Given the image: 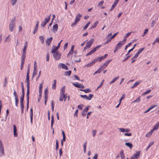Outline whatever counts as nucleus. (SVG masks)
<instances>
[{
	"instance_id": "obj_63",
	"label": "nucleus",
	"mask_w": 159,
	"mask_h": 159,
	"mask_svg": "<svg viewBox=\"0 0 159 159\" xmlns=\"http://www.w3.org/2000/svg\"><path fill=\"white\" fill-rule=\"evenodd\" d=\"M93 64H93V62L92 61V62H90L89 63H88V64H87V66H89V67H90L92 66L93 65Z\"/></svg>"
},
{
	"instance_id": "obj_43",
	"label": "nucleus",
	"mask_w": 159,
	"mask_h": 159,
	"mask_svg": "<svg viewBox=\"0 0 159 159\" xmlns=\"http://www.w3.org/2000/svg\"><path fill=\"white\" fill-rule=\"evenodd\" d=\"M51 15V14H50V15L48 17V18H45L44 21L46 22L47 23L50 20V16Z\"/></svg>"
},
{
	"instance_id": "obj_21",
	"label": "nucleus",
	"mask_w": 159,
	"mask_h": 159,
	"mask_svg": "<svg viewBox=\"0 0 159 159\" xmlns=\"http://www.w3.org/2000/svg\"><path fill=\"white\" fill-rule=\"evenodd\" d=\"M154 143V141H152L148 145V147L146 148L145 151H147L149 149L150 147Z\"/></svg>"
},
{
	"instance_id": "obj_6",
	"label": "nucleus",
	"mask_w": 159,
	"mask_h": 159,
	"mask_svg": "<svg viewBox=\"0 0 159 159\" xmlns=\"http://www.w3.org/2000/svg\"><path fill=\"white\" fill-rule=\"evenodd\" d=\"M94 42V39L93 38L91 39L88 42H87L86 44V47L89 48L91 46Z\"/></svg>"
},
{
	"instance_id": "obj_38",
	"label": "nucleus",
	"mask_w": 159,
	"mask_h": 159,
	"mask_svg": "<svg viewBox=\"0 0 159 159\" xmlns=\"http://www.w3.org/2000/svg\"><path fill=\"white\" fill-rule=\"evenodd\" d=\"M26 83L27 91H30V82H26Z\"/></svg>"
},
{
	"instance_id": "obj_29",
	"label": "nucleus",
	"mask_w": 159,
	"mask_h": 159,
	"mask_svg": "<svg viewBox=\"0 0 159 159\" xmlns=\"http://www.w3.org/2000/svg\"><path fill=\"white\" fill-rule=\"evenodd\" d=\"M24 95H22L21 97L20 98V104L23 103V101L24 100Z\"/></svg>"
},
{
	"instance_id": "obj_60",
	"label": "nucleus",
	"mask_w": 159,
	"mask_h": 159,
	"mask_svg": "<svg viewBox=\"0 0 159 159\" xmlns=\"http://www.w3.org/2000/svg\"><path fill=\"white\" fill-rule=\"evenodd\" d=\"M39 38L41 41L42 43H43L44 42V38H43V36H40L39 37Z\"/></svg>"
},
{
	"instance_id": "obj_53",
	"label": "nucleus",
	"mask_w": 159,
	"mask_h": 159,
	"mask_svg": "<svg viewBox=\"0 0 159 159\" xmlns=\"http://www.w3.org/2000/svg\"><path fill=\"white\" fill-rule=\"evenodd\" d=\"M59 148V145H58V143L57 141V140H56V149L57 150Z\"/></svg>"
},
{
	"instance_id": "obj_17",
	"label": "nucleus",
	"mask_w": 159,
	"mask_h": 159,
	"mask_svg": "<svg viewBox=\"0 0 159 159\" xmlns=\"http://www.w3.org/2000/svg\"><path fill=\"white\" fill-rule=\"evenodd\" d=\"M13 126V132L14 134L15 137H16L17 136V134L16 133L17 129L15 125H14Z\"/></svg>"
},
{
	"instance_id": "obj_27",
	"label": "nucleus",
	"mask_w": 159,
	"mask_h": 159,
	"mask_svg": "<svg viewBox=\"0 0 159 159\" xmlns=\"http://www.w3.org/2000/svg\"><path fill=\"white\" fill-rule=\"evenodd\" d=\"M59 48L57 47H55L53 49H52L51 51V53H54V52H57V51Z\"/></svg>"
},
{
	"instance_id": "obj_42",
	"label": "nucleus",
	"mask_w": 159,
	"mask_h": 159,
	"mask_svg": "<svg viewBox=\"0 0 159 159\" xmlns=\"http://www.w3.org/2000/svg\"><path fill=\"white\" fill-rule=\"evenodd\" d=\"M104 81V80H102V81L101 82V84H100L97 87V90H98V89L99 88L101 87L102 86L103 84Z\"/></svg>"
},
{
	"instance_id": "obj_12",
	"label": "nucleus",
	"mask_w": 159,
	"mask_h": 159,
	"mask_svg": "<svg viewBox=\"0 0 159 159\" xmlns=\"http://www.w3.org/2000/svg\"><path fill=\"white\" fill-rule=\"evenodd\" d=\"M52 38V37H50L46 41V45H49L51 43V42Z\"/></svg>"
},
{
	"instance_id": "obj_25",
	"label": "nucleus",
	"mask_w": 159,
	"mask_h": 159,
	"mask_svg": "<svg viewBox=\"0 0 159 159\" xmlns=\"http://www.w3.org/2000/svg\"><path fill=\"white\" fill-rule=\"evenodd\" d=\"M120 155L121 158H125V156L123 151H121L120 153Z\"/></svg>"
},
{
	"instance_id": "obj_13",
	"label": "nucleus",
	"mask_w": 159,
	"mask_h": 159,
	"mask_svg": "<svg viewBox=\"0 0 159 159\" xmlns=\"http://www.w3.org/2000/svg\"><path fill=\"white\" fill-rule=\"evenodd\" d=\"M142 81L140 80L136 82H135L133 85L131 87V89H133L136 87L138 85H139L141 82Z\"/></svg>"
},
{
	"instance_id": "obj_47",
	"label": "nucleus",
	"mask_w": 159,
	"mask_h": 159,
	"mask_svg": "<svg viewBox=\"0 0 159 159\" xmlns=\"http://www.w3.org/2000/svg\"><path fill=\"white\" fill-rule=\"evenodd\" d=\"M95 52L92 49L90 52H89L87 54H86V56L91 55L93 53Z\"/></svg>"
},
{
	"instance_id": "obj_35",
	"label": "nucleus",
	"mask_w": 159,
	"mask_h": 159,
	"mask_svg": "<svg viewBox=\"0 0 159 159\" xmlns=\"http://www.w3.org/2000/svg\"><path fill=\"white\" fill-rule=\"evenodd\" d=\"M48 88H47L45 89V91H44V95H45V97H47L48 98Z\"/></svg>"
},
{
	"instance_id": "obj_36",
	"label": "nucleus",
	"mask_w": 159,
	"mask_h": 159,
	"mask_svg": "<svg viewBox=\"0 0 159 159\" xmlns=\"http://www.w3.org/2000/svg\"><path fill=\"white\" fill-rule=\"evenodd\" d=\"M86 143L87 142L86 141L85 143H84L83 146L84 147V152L85 153L86 152Z\"/></svg>"
},
{
	"instance_id": "obj_58",
	"label": "nucleus",
	"mask_w": 159,
	"mask_h": 159,
	"mask_svg": "<svg viewBox=\"0 0 159 159\" xmlns=\"http://www.w3.org/2000/svg\"><path fill=\"white\" fill-rule=\"evenodd\" d=\"M139 54L138 53V52L136 53L134 55V56L132 58V59H133L134 58H137L138 57Z\"/></svg>"
},
{
	"instance_id": "obj_33",
	"label": "nucleus",
	"mask_w": 159,
	"mask_h": 159,
	"mask_svg": "<svg viewBox=\"0 0 159 159\" xmlns=\"http://www.w3.org/2000/svg\"><path fill=\"white\" fill-rule=\"evenodd\" d=\"M65 86H63V87L61 89V92H60V94H63V93H64L65 92Z\"/></svg>"
},
{
	"instance_id": "obj_56",
	"label": "nucleus",
	"mask_w": 159,
	"mask_h": 159,
	"mask_svg": "<svg viewBox=\"0 0 159 159\" xmlns=\"http://www.w3.org/2000/svg\"><path fill=\"white\" fill-rule=\"evenodd\" d=\"M52 109V111H54V105L53 104V101L52 100L51 102Z\"/></svg>"
},
{
	"instance_id": "obj_54",
	"label": "nucleus",
	"mask_w": 159,
	"mask_h": 159,
	"mask_svg": "<svg viewBox=\"0 0 159 159\" xmlns=\"http://www.w3.org/2000/svg\"><path fill=\"white\" fill-rule=\"evenodd\" d=\"M37 72V71L36 70V68H34L33 75V77L34 76V75L36 74Z\"/></svg>"
},
{
	"instance_id": "obj_28",
	"label": "nucleus",
	"mask_w": 159,
	"mask_h": 159,
	"mask_svg": "<svg viewBox=\"0 0 159 159\" xmlns=\"http://www.w3.org/2000/svg\"><path fill=\"white\" fill-rule=\"evenodd\" d=\"M21 88H22V94L25 95L24 88L23 83L22 82H21Z\"/></svg>"
},
{
	"instance_id": "obj_20",
	"label": "nucleus",
	"mask_w": 159,
	"mask_h": 159,
	"mask_svg": "<svg viewBox=\"0 0 159 159\" xmlns=\"http://www.w3.org/2000/svg\"><path fill=\"white\" fill-rule=\"evenodd\" d=\"M25 59L21 58V61L20 66V69L22 70L23 68Z\"/></svg>"
},
{
	"instance_id": "obj_4",
	"label": "nucleus",
	"mask_w": 159,
	"mask_h": 159,
	"mask_svg": "<svg viewBox=\"0 0 159 159\" xmlns=\"http://www.w3.org/2000/svg\"><path fill=\"white\" fill-rule=\"evenodd\" d=\"M52 53L53 54L54 57L57 60H58L60 59L61 56V54L60 53L57 52Z\"/></svg>"
},
{
	"instance_id": "obj_45",
	"label": "nucleus",
	"mask_w": 159,
	"mask_h": 159,
	"mask_svg": "<svg viewBox=\"0 0 159 159\" xmlns=\"http://www.w3.org/2000/svg\"><path fill=\"white\" fill-rule=\"evenodd\" d=\"M30 91H27L26 94L27 101H29Z\"/></svg>"
},
{
	"instance_id": "obj_23",
	"label": "nucleus",
	"mask_w": 159,
	"mask_h": 159,
	"mask_svg": "<svg viewBox=\"0 0 159 159\" xmlns=\"http://www.w3.org/2000/svg\"><path fill=\"white\" fill-rule=\"evenodd\" d=\"M125 145L129 147L130 149H131L133 147L132 144L129 142L126 143H125Z\"/></svg>"
},
{
	"instance_id": "obj_34",
	"label": "nucleus",
	"mask_w": 159,
	"mask_h": 159,
	"mask_svg": "<svg viewBox=\"0 0 159 159\" xmlns=\"http://www.w3.org/2000/svg\"><path fill=\"white\" fill-rule=\"evenodd\" d=\"M117 3L116 2H114L113 3V5H112V7L111 9L110 10V11L112 10L117 5Z\"/></svg>"
},
{
	"instance_id": "obj_37",
	"label": "nucleus",
	"mask_w": 159,
	"mask_h": 159,
	"mask_svg": "<svg viewBox=\"0 0 159 159\" xmlns=\"http://www.w3.org/2000/svg\"><path fill=\"white\" fill-rule=\"evenodd\" d=\"M10 35H8L6 39L5 40V42H8L10 40V38H9Z\"/></svg>"
},
{
	"instance_id": "obj_22",
	"label": "nucleus",
	"mask_w": 159,
	"mask_h": 159,
	"mask_svg": "<svg viewBox=\"0 0 159 159\" xmlns=\"http://www.w3.org/2000/svg\"><path fill=\"white\" fill-rule=\"evenodd\" d=\"M80 91L84 92L85 93H87L91 92V90L89 89H80Z\"/></svg>"
},
{
	"instance_id": "obj_7",
	"label": "nucleus",
	"mask_w": 159,
	"mask_h": 159,
	"mask_svg": "<svg viewBox=\"0 0 159 159\" xmlns=\"http://www.w3.org/2000/svg\"><path fill=\"white\" fill-rule=\"evenodd\" d=\"M73 84L76 87L81 89H83L84 88V86L80 84L73 83Z\"/></svg>"
},
{
	"instance_id": "obj_16",
	"label": "nucleus",
	"mask_w": 159,
	"mask_h": 159,
	"mask_svg": "<svg viewBox=\"0 0 159 159\" xmlns=\"http://www.w3.org/2000/svg\"><path fill=\"white\" fill-rule=\"evenodd\" d=\"M59 66L61 67L63 69H65L66 70H68V68L63 63H60Z\"/></svg>"
},
{
	"instance_id": "obj_11",
	"label": "nucleus",
	"mask_w": 159,
	"mask_h": 159,
	"mask_svg": "<svg viewBox=\"0 0 159 159\" xmlns=\"http://www.w3.org/2000/svg\"><path fill=\"white\" fill-rule=\"evenodd\" d=\"M58 26L57 24H55L53 26L52 31L54 33H55L58 30Z\"/></svg>"
},
{
	"instance_id": "obj_2",
	"label": "nucleus",
	"mask_w": 159,
	"mask_h": 159,
	"mask_svg": "<svg viewBox=\"0 0 159 159\" xmlns=\"http://www.w3.org/2000/svg\"><path fill=\"white\" fill-rule=\"evenodd\" d=\"M141 154V151H138L130 157V159H138Z\"/></svg>"
},
{
	"instance_id": "obj_62",
	"label": "nucleus",
	"mask_w": 159,
	"mask_h": 159,
	"mask_svg": "<svg viewBox=\"0 0 159 159\" xmlns=\"http://www.w3.org/2000/svg\"><path fill=\"white\" fill-rule=\"evenodd\" d=\"M96 132L97 130H93L92 134L93 137H94L95 136Z\"/></svg>"
},
{
	"instance_id": "obj_32",
	"label": "nucleus",
	"mask_w": 159,
	"mask_h": 159,
	"mask_svg": "<svg viewBox=\"0 0 159 159\" xmlns=\"http://www.w3.org/2000/svg\"><path fill=\"white\" fill-rule=\"evenodd\" d=\"M159 127V121L155 125L153 128L155 130H157Z\"/></svg>"
},
{
	"instance_id": "obj_40",
	"label": "nucleus",
	"mask_w": 159,
	"mask_h": 159,
	"mask_svg": "<svg viewBox=\"0 0 159 159\" xmlns=\"http://www.w3.org/2000/svg\"><path fill=\"white\" fill-rule=\"evenodd\" d=\"M36 25L35 27L34 28V29L35 30H38V25L39 24V21H37L36 22Z\"/></svg>"
},
{
	"instance_id": "obj_26",
	"label": "nucleus",
	"mask_w": 159,
	"mask_h": 159,
	"mask_svg": "<svg viewBox=\"0 0 159 159\" xmlns=\"http://www.w3.org/2000/svg\"><path fill=\"white\" fill-rule=\"evenodd\" d=\"M64 97V93L60 94L59 97V100L61 101H63V98Z\"/></svg>"
},
{
	"instance_id": "obj_41",
	"label": "nucleus",
	"mask_w": 159,
	"mask_h": 159,
	"mask_svg": "<svg viewBox=\"0 0 159 159\" xmlns=\"http://www.w3.org/2000/svg\"><path fill=\"white\" fill-rule=\"evenodd\" d=\"M71 73V71L69 70L68 71H66L65 72V75H68V76H70Z\"/></svg>"
},
{
	"instance_id": "obj_9",
	"label": "nucleus",
	"mask_w": 159,
	"mask_h": 159,
	"mask_svg": "<svg viewBox=\"0 0 159 159\" xmlns=\"http://www.w3.org/2000/svg\"><path fill=\"white\" fill-rule=\"evenodd\" d=\"M29 72H30V69L29 66L28 67V70L27 72L26 77V78L25 82H30L29 79Z\"/></svg>"
},
{
	"instance_id": "obj_1",
	"label": "nucleus",
	"mask_w": 159,
	"mask_h": 159,
	"mask_svg": "<svg viewBox=\"0 0 159 159\" xmlns=\"http://www.w3.org/2000/svg\"><path fill=\"white\" fill-rule=\"evenodd\" d=\"M15 20V17H14L13 19L11 20L9 25V29L10 31L12 32L14 29L15 27L14 22Z\"/></svg>"
},
{
	"instance_id": "obj_18",
	"label": "nucleus",
	"mask_w": 159,
	"mask_h": 159,
	"mask_svg": "<svg viewBox=\"0 0 159 159\" xmlns=\"http://www.w3.org/2000/svg\"><path fill=\"white\" fill-rule=\"evenodd\" d=\"M30 122L31 124H32V121H33V109L31 108L30 109Z\"/></svg>"
},
{
	"instance_id": "obj_5",
	"label": "nucleus",
	"mask_w": 159,
	"mask_h": 159,
	"mask_svg": "<svg viewBox=\"0 0 159 159\" xmlns=\"http://www.w3.org/2000/svg\"><path fill=\"white\" fill-rule=\"evenodd\" d=\"M80 96L83 98L88 100H90L92 98L93 96V95L92 94H90L89 95V97H88L86 95H80Z\"/></svg>"
},
{
	"instance_id": "obj_57",
	"label": "nucleus",
	"mask_w": 159,
	"mask_h": 159,
	"mask_svg": "<svg viewBox=\"0 0 159 159\" xmlns=\"http://www.w3.org/2000/svg\"><path fill=\"white\" fill-rule=\"evenodd\" d=\"M98 61H101L103 59V57H97Z\"/></svg>"
},
{
	"instance_id": "obj_14",
	"label": "nucleus",
	"mask_w": 159,
	"mask_h": 159,
	"mask_svg": "<svg viewBox=\"0 0 159 159\" xmlns=\"http://www.w3.org/2000/svg\"><path fill=\"white\" fill-rule=\"evenodd\" d=\"M82 16V15L80 14H78L76 15L75 19V21H76L77 22H78L80 20L81 17Z\"/></svg>"
},
{
	"instance_id": "obj_59",
	"label": "nucleus",
	"mask_w": 159,
	"mask_h": 159,
	"mask_svg": "<svg viewBox=\"0 0 159 159\" xmlns=\"http://www.w3.org/2000/svg\"><path fill=\"white\" fill-rule=\"evenodd\" d=\"M104 2L103 1V0L101 1L100 2L98 3V5L99 6H102Z\"/></svg>"
},
{
	"instance_id": "obj_64",
	"label": "nucleus",
	"mask_w": 159,
	"mask_h": 159,
	"mask_svg": "<svg viewBox=\"0 0 159 159\" xmlns=\"http://www.w3.org/2000/svg\"><path fill=\"white\" fill-rule=\"evenodd\" d=\"M90 107V106H88L86 108L84 109L83 111L87 112L88 111L89 109V108Z\"/></svg>"
},
{
	"instance_id": "obj_30",
	"label": "nucleus",
	"mask_w": 159,
	"mask_h": 159,
	"mask_svg": "<svg viewBox=\"0 0 159 159\" xmlns=\"http://www.w3.org/2000/svg\"><path fill=\"white\" fill-rule=\"evenodd\" d=\"M56 80H55L53 81V83L52 84V89H55L56 88Z\"/></svg>"
},
{
	"instance_id": "obj_44",
	"label": "nucleus",
	"mask_w": 159,
	"mask_h": 159,
	"mask_svg": "<svg viewBox=\"0 0 159 159\" xmlns=\"http://www.w3.org/2000/svg\"><path fill=\"white\" fill-rule=\"evenodd\" d=\"M90 22H88L86 25L84 27V29L85 30L87 29L89 25L90 24Z\"/></svg>"
},
{
	"instance_id": "obj_8",
	"label": "nucleus",
	"mask_w": 159,
	"mask_h": 159,
	"mask_svg": "<svg viewBox=\"0 0 159 159\" xmlns=\"http://www.w3.org/2000/svg\"><path fill=\"white\" fill-rule=\"evenodd\" d=\"M26 47H24V49L23 50V52L21 56V58L25 59L26 51Z\"/></svg>"
},
{
	"instance_id": "obj_3",
	"label": "nucleus",
	"mask_w": 159,
	"mask_h": 159,
	"mask_svg": "<svg viewBox=\"0 0 159 159\" xmlns=\"http://www.w3.org/2000/svg\"><path fill=\"white\" fill-rule=\"evenodd\" d=\"M13 95L15 97V105L16 106L18 107V102H19V100L18 99V97L17 95L16 92L15 91V90L14 89V92L13 93Z\"/></svg>"
},
{
	"instance_id": "obj_31",
	"label": "nucleus",
	"mask_w": 159,
	"mask_h": 159,
	"mask_svg": "<svg viewBox=\"0 0 159 159\" xmlns=\"http://www.w3.org/2000/svg\"><path fill=\"white\" fill-rule=\"evenodd\" d=\"M111 60H112L111 59L107 61L105 63H104L103 64V65H104V66H105L106 67L108 64L111 62Z\"/></svg>"
},
{
	"instance_id": "obj_48",
	"label": "nucleus",
	"mask_w": 159,
	"mask_h": 159,
	"mask_svg": "<svg viewBox=\"0 0 159 159\" xmlns=\"http://www.w3.org/2000/svg\"><path fill=\"white\" fill-rule=\"evenodd\" d=\"M7 82L8 81L7 80V78H6V77H5V81H4V84H3L4 87H5L7 86Z\"/></svg>"
},
{
	"instance_id": "obj_10",
	"label": "nucleus",
	"mask_w": 159,
	"mask_h": 159,
	"mask_svg": "<svg viewBox=\"0 0 159 159\" xmlns=\"http://www.w3.org/2000/svg\"><path fill=\"white\" fill-rule=\"evenodd\" d=\"M0 152L2 154L4 153V149L3 147L2 144L0 140Z\"/></svg>"
},
{
	"instance_id": "obj_15",
	"label": "nucleus",
	"mask_w": 159,
	"mask_h": 159,
	"mask_svg": "<svg viewBox=\"0 0 159 159\" xmlns=\"http://www.w3.org/2000/svg\"><path fill=\"white\" fill-rule=\"evenodd\" d=\"M124 43H122L120 41L119 43L116 45V48L118 49H120L122 46L124 44Z\"/></svg>"
},
{
	"instance_id": "obj_50",
	"label": "nucleus",
	"mask_w": 159,
	"mask_h": 159,
	"mask_svg": "<svg viewBox=\"0 0 159 159\" xmlns=\"http://www.w3.org/2000/svg\"><path fill=\"white\" fill-rule=\"evenodd\" d=\"M111 40H112V39L111 38L109 39H107V40L104 43V45L106 44H107L109 42H110Z\"/></svg>"
},
{
	"instance_id": "obj_51",
	"label": "nucleus",
	"mask_w": 159,
	"mask_h": 159,
	"mask_svg": "<svg viewBox=\"0 0 159 159\" xmlns=\"http://www.w3.org/2000/svg\"><path fill=\"white\" fill-rule=\"evenodd\" d=\"M132 43H128L127 45L125 46V50H126L127 49V48L128 47H129L131 45Z\"/></svg>"
},
{
	"instance_id": "obj_39",
	"label": "nucleus",
	"mask_w": 159,
	"mask_h": 159,
	"mask_svg": "<svg viewBox=\"0 0 159 159\" xmlns=\"http://www.w3.org/2000/svg\"><path fill=\"white\" fill-rule=\"evenodd\" d=\"M98 21H96L94 24L91 27V28H95L98 25Z\"/></svg>"
},
{
	"instance_id": "obj_52",
	"label": "nucleus",
	"mask_w": 159,
	"mask_h": 159,
	"mask_svg": "<svg viewBox=\"0 0 159 159\" xmlns=\"http://www.w3.org/2000/svg\"><path fill=\"white\" fill-rule=\"evenodd\" d=\"M140 97H139L138 98H137L136 100H135L133 102H139L140 101Z\"/></svg>"
},
{
	"instance_id": "obj_61",
	"label": "nucleus",
	"mask_w": 159,
	"mask_h": 159,
	"mask_svg": "<svg viewBox=\"0 0 159 159\" xmlns=\"http://www.w3.org/2000/svg\"><path fill=\"white\" fill-rule=\"evenodd\" d=\"M152 135V134L150 132H149L147 134H146L145 137H150Z\"/></svg>"
},
{
	"instance_id": "obj_24",
	"label": "nucleus",
	"mask_w": 159,
	"mask_h": 159,
	"mask_svg": "<svg viewBox=\"0 0 159 159\" xmlns=\"http://www.w3.org/2000/svg\"><path fill=\"white\" fill-rule=\"evenodd\" d=\"M119 78V76H117L114 77L111 81L110 82V84H111L114 83L116 80H117Z\"/></svg>"
},
{
	"instance_id": "obj_55",
	"label": "nucleus",
	"mask_w": 159,
	"mask_h": 159,
	"mask_svg": "<svg viewBox=\"0 0 159 159\" xmlns=\"http://www.w3.org/2000/svg\"><path fill=\"white\" fill-rule=\"evenodd\" d=\"M101 70L99 68V69L98 70H97L94 72V73L93 74V75H95V74L97 73L99 74L101 72Z\"/></svg>"
},
{
	"instance_id": "obj_49",
	"label": "nucleus",
	"mask_w": 159,
	"mask_h": 159,
	"mask_svg": "<svg viewBox=\"0 0 159 159\" xmlns=\"http://www.w3.org/2000/svg\"><path fill=\"white\" fill-rule=\"evenodd\" d=\"M47 23L45 22L44 21H43L42 23V24L41 25V26L43 28H44L45 26V25H46V24Z\"/></svg>"
},
{
	"instance_id": "obj_46",
	"label": "nucleus",
	"mask_w": 159,
	"mask_h": 159,
	"mask_svg": "<svg viewBox=\"0 0 159 159\" xmlns=\"http://www.w3.org/2000/svg\"><path fill=\"white\" fill-rule=\"evenodd\" d=\"M95 52L92 49L90 52H89L87 54H86V56L91 55L93 53Z\"/></svg>"
},
{
	"instance_id": "obj_19",
	"label": "nucleus",
	"mask_w": 159,
	"mask_h": 159,
	"mask_svg": "<svg viewBox=\"0 0 159 159\" xmlns=\"http://www.w3.org/2000/svg\"><path fill=\"white\" fill-rule=\"evenodd\" d=\"M54 123V116H51V128L53 129L52 134H53L54 133V129L52 127V126L53 124Z\"/></svg>"
}]
</instances>
